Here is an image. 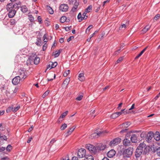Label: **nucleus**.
Listing matches in <instances>:
<instances>
[{
  "label": "nucleus",
  "mask_w": 160,
  "mask_h": 160,
  "mask_svg": "<svg viewBox=\"0 0 160 160\" xmlns=\"http://www.w3.org/2000/svg\"><path fill=\"white\" fill-rule=\"evenodd\" d=\"M78 7L74 5V6L73 7V8H72L71 11H72L73 12L75 11L76 10L77 8H78Z\"/></svg>",
  "instance_id": "nucleus-50"
},
{
  "label": "nucleus",
  "mask_w": 160,
  "mask_h": 160,
  "mask_svg": "<svg viewBox=\"0 0 160 160\" xmlns=\"http://www.w3.org/2000/svg\"><path fill=\"white\" fill-rule=\"evenodd\" d=\"M86 147L91 153L95 154L97 153L96 147L90 144H88L86 145Z\"/></svg>",
  "instance_id": "nucleus-2"
},
{
  "label": "nucleus",
  "mask_w": 160,
  "mask_h": 160,
  "mask_svg": "<svg viewBox=\"0 0 160 160\" xmlns=\"http://www.w3.org/2000/svg\"><path fill=\"white\" fill-rule=\"evenodd\" d=\"M68 9V6L67 4H63L60 5L59 7V10L62 12H67Z\"/></svg>",
  "instance_id": "nucleus-7"
},
{
  "label": "nucleus",
  "mask_w": 160,
  "mask_h": 160,
  "mask_svg": "<svg viewBox=\"0 0 160 160\" xmlns=\"http://www.w3.org/2000/svg\"><path fill=\"white\" fill-rule=\"evenodd\" d=\"M103 133V131H100L98 133H93L90 135L89 138L91 139L97 138L100 136L101 134L102 133Z\"/></svg>",
  "instance_id": "nucleus-10"
},
{
  "label": "nucleus",
  "mask_w": 160,
  "mask_h": 160,
  "mask_svg": "<svg viewBox=\"0 0 160 160\" xmlns=\"http://www.w3.org/2000/svg\"><path fill=\"white\" fill-rule=\"evenodd\" d=\"M148 48V47H146L143 50H142L140 52L139 54H138L135 58V59H137L138 58L140 57L142 54L146 50L147 48Z\"/></svg>",
  "instance_id": "nucleus-20"
},
{
  "label": "nucleus",
  "mask_w": 160,
  "mask_h": 160,
  "mask_svg": "<svg viewBox=\"0 0 160 160\" xmlns=\"http://www.w3.org/2000/svg\"><path fill=\"white\" fill-rule=\"evenodd\" d=\"M106 145H103L102 144H99L96 146V148L97 150V152L99 151H103L106 148Z\"/></svg>",
  "instance_id": "nucleus-8"
},
{
  "label": "nucleus",
  "mask_w": 160,
  "mask_h": 160,
  "mask_svg": "<svg viewBox=\"0 0 160 160\" xmlns=\"http://www.w3.org/2000/svg\"><path fill=\"white\" fill-rule=\"evenodd\" d=\"M67 18L65 16H62L60 19V21L61 23L64 22L66 20Z\"/></svg>",
  "instance_id": "nucleus-28"
},
{
  "label": "nucleus",
  "mask_w": 160,
  "mask_h": 160,
  "mask_svg": "<svg viewBox=\"0 0 160 160\" xmlns=\"http://www.w3.org/2000/svg\"><path fill=\"white\" fill-rule=\"evenodd\" d=\"M160 17V14H157L153 18V21L154 22H155L157 21L159 18Z\"/></svg>",
  "instance_id": "nucleus-38"
},
{
  "label": "nucleus",
  "mask_w": 160,
  "mask_h": 160,
  "mask_svg": "<svg viewBox=\"0 0 160 160\" xmlns=\"http://www.w3.org/2000/svg\"><path fill=\"white\" fill-rule=\"evenodd\" d=\"M48 35L46 33L44 35V36H43V41L44 42L46 43L48 42V41L45 40V39H46V38H48Z\"/></svg>",
  "instance_id": "nucleus-47"
},
{
  "label": "nucleus",
  "mask_w": 160,
  "mask_h": 160,
  "mask_svg": "<svg viewBox=\"0 0 160 160\" xmlns=\"http://www.w3.org/2000/svg\"><path fill=\"white\" fill-rule=\"evenodd\" d=\"M51 63H52V64L51 65V66L50 69H51L52 68H55L57 66L58 64L57 62H51Z\"/></svg>",
  "instance_id": "nucleus-33"
},
{
  "label": "nucleus",
  "mask_w": 160,
  "mask_h": 160,
  "mask_svg": "<svg viewBox=\"0 0 160 160\" xmlns=\"http://www.w3.org/2000/svg\"><path fill=\"white\" fill-rule=\"evenodd\" d=\"M10 22L12 25H14L16 23V21L14 19H11L10 20Z\"/></svg>",
  "instance_id": "nucleus-53"
},
{
  "label": "nucleus",
  "mask_w": 160,
  "mask_h": 160,
  "mask_svg": "<svg viewBox=\"0 0 160 160\" xmlns=\"http://www.w3.org/2000/svg\"><path fill=\"white\" fill-rule=\"evenodd\" d=\"M38 20L40 23H42V18L40 16H39L38 17Z\"/></svg>",
  "instance_id": "nucleus-56"
},
{
  "label": "nucleus",
  "mask_w": 160,
  "mask_h": 160,
  "mask_svg": "<svg viewBox=\"0 0 160 160\" xmlns=\"http://www.w3.org/2000/svg\"><path fill=\"white\" fill-rule=\"evenodd\" d=\"M46 8L50 14H52L53 13L54 11L49 6H47Z\"/></svg>",
  "instance_id": "nucleus-22"
},
{
  "label": "nucleus",
  "mask_w": 160,
  "mask_h": 160,
  "mask_svg": "<svg viewBox=\"0 0 160 160\" xmlns=\"http://www.w3.org/2000/svg\"><path fill=\"white\" fill-rule=\"evenodd\" d=\"M134 107H135V104H133L132 105L131 108L129 109V110H131L133 109H134Z\"/></svg>",
  "instance_id": "nucleus-63"
},
{
  "label": "nucleus",
  "mask_w": 160,
  "mask_h": 160,
  "mask_svg": "<svg viewBox=\"0 0 160 160\" xmlns=\"http://www.w3.org/2000/svg\"><path fill=\"white\" fill-rule=\"evenodd\" d=\"M77 18L78 20H79V22H80L82 21L83 20H82V15L81 12H79L77 16Z\"/></svg>",
  "instance_id": "nucleus-27"
},
{
  "label": "nucleus",
  "mask_w": 160,
  "mask_h": 160,
  "mask_svg": "<svg viewBox=\"0 0 160 160\" xmlns=\"http://www.w3.org/2000/svg\"><path fill=\"white\" fill-rule=\"evenodd\" d=\"M133 148L129 147L124 150L122 152L123 157L124 159L127 158H130L133 153Z\"/></svg>",
  "instance_id": "nucleus-1"
},
{
  "label": "nucleus",
  "mask_w": 160,
  "mask_h": 160,
  "mask_svg": "<svg viewBox=\"0 0 160 160\" xmlns=\"http://www.w3.org/2000/svg\"><path fill=\"white\" fill-rule=\"evenodd\" d=\"M83 97V96L82 95H80L78 96L76 98V100L79 101L81 100Z\"/></svg>",
  "instance_id": "nucleus-48"
},
{
  "label": "nucleus",
  "mask_w": 160,
  "mask_h": 160,
  "mask_svg": "<svg viewBox=\"0 0 160 160\" xmlns=\"http://www.w3.org/2000/svg\"><path fill=\"white\" fill-rule=\"evenodd\" d=\"M40 61V58L39 57H36L34 59V63L36 65L38 64Z\"/></svg>",
  "instance_id": "nucleus-26"
},
{
  "label": "nucleus",
  "mask_w": 160,
  "mask_h": 160,
  "mask_svg": "<svg viewBox=\"0 0 160 160\" xmlns=\"http://www.w3.org/2000/svg\"><path fill=\"white\" fill-rule=\"evenodd\" d=\"M16 6V5H13V3L11 2L7 4L6 7V9L8 11L10 10H13V8Z\"/></svg>",
  "instance_id": "nucleus-12"
},
{
  "label": "nucleus",
  "mask_w": 160,
  "mask_h": 160,
  "mask_svg": "<svg viewBox=\"0 0 160 160\" xmlns=\"http://www.w3.org/2000/svg\"><path fill=\"white\" fill-rule=\"evenodd\" d=\"M131 140L132 142L136 143L138 141L137 136L135 134L132 135L131 138Z\"/></svg>",
  "instance_id": "nucleus-15"
},
{
  "label": "nucleus",
  "mask_w": 160,
  "mask_h": 160,
  "mask_svg": "<svg viewBox=\"0 0 160 160\" xmlns=\"http://www.w3.org/2000/svg\"><path fill=\"white\" fill-rule=\"evenodd\" d=\"M68 112V111H66L65 112L62 113L61 114V116H60V118H64V117H65V116L67 115Z\"/></svg>",
  "instance_id": "nucleus-41"
},
{
  "label": "nucleus",
  "mask_w": 160,
  "mask_h": 160,
  "mask_svg": "<svg viewBox=\"0 0 160 160\" xmlns=\"http://www.w3.org/2000/svg\"><path fill=\"white\" fill-rule=\"evenodd\" d=\"M74 3V5L78 7L79 4V2L77 1V0H76L75 1Z\"/></svg>",
  "instance_id": "nucleus-62"
},
{
  "label": "nucleus",
  "mask_w": 160,
  "mask_h": 160,
  "mask_svg": "<svg viewBox=\"0 0 160 160\" xmlns=\"http://www.w3.org/2000/svg\"><path fill=\"white\" fill-rule=\"evenodd\" d=\"M123 60L122 57H120L116 61V63H118L121 62Z\"/></svg>",
  "instance_id": "nucleus-54"
},
{
  "label": "nucleus",
  "mask_w": 160,
  "mask_h": 160,
  "mask_svg": "<svg viewBox=\"0 0 160 160\" xmlns=\"http://www.w3.org/2000/svg\"><path fill=\"white\" fill-rule=\"evenodd\" d=\"M12 149V146L10 144L8 145L6 148L7 151L8 152H10Z\"/></svg>",
  "instance_id": "nucleus-34"
},
{
  "label": "nucleus",
  "mask_w": 160,
  "mask_h": 160,
  "mask_svg": "<svg viewBox=\"0 0 160 160\" xmlns=\"http://www.w3.org/2000/svg\"><path fill=\"white\" fill-rule=\"evenodd\" d=\"M67 126L66 124L64 123L62 125L60 129L62 130H64L67 128Z\"/></svg>",
  "instance_id": "nucleus-39"
},
{
  "label": "nucleus",
  "mask_w": 160,
  "mask_h": 160,
  "mask_svg": "<svg viewBox=\"0 0 160 160\" xmlns=\"http://www.w3.org/2000/svg\"><path fill=\"white\" fill-rule=\"evenodd\" d=\"M28 19L31 22H32L34 20V18L31 15H29L28 16Z\"/></svg>",
  "instance_id": "nucleus-35"
},
{
  "label": "nucleus",
  "mask_w": 160,
  "mask_h": 160,
  "mask_svg": "<svg viewBox=\"0 0 160 160\" xmlns=\"http://www.w3.org/2000/svg\"><path fill=\"white\" fill-rule=\"evenodd\" d=\"M92 7L91 5L89 6L86 9L85 11L87 12H90V11L92 9Z\"/></svg>",
  "instance_id": "nucleus-31"
},
{
  "label": "nucleus",
  "mask_w": 160,
  "mask_h": 160,
  "mask_svg": "<svg viewBox=\"0 0 160 160\" xmlns=\"http://www.w3.org/2000/svg\"><path fill=\"white\" fill-rule=\"evenodd\" d=\"M153 137V133L152 132H150L147 134L145 139L148 142H151Z\"/></svg>",
  "instance_id": "nucleus-6"
},
{
  "label": "nucleus",
  "mask_w": 160,
  "mask_h": 160,
  "mask_svg": "<svg viewBox=\"0 0 160 160\" xmlns=\"http://www.w3.org/2000/svg\"><path fill=\"white\" fill-rule=\"evenodd\" d=\"M21 11L23 12V13H25L28 11V9L27 8L26 6L25 5H23L21 7Z\"/></svg>",
  "instance_id": "nucleus-24"
},
{
  "label": "nucleus",
  "mask_w": 160,
  "mask_h": 160,
  "mask_svg": "<svg viewBox=\"0 0 160 160\" xmlns=\"http://www.w3.org/2000/svg\"><path fill=\"white\" fill-rule=\"evenodd\" d=\"M151 27L150 26L148 25L146 26L142 30V33H146L148 31Z\"/></svg>",
  "instance_id": "nucleus-21"
},
{
  "label": "nucleus",
  "mask_w": 160,
  "mask_h": 160,
  "mask_svg": "<svg viewBox=\"0 0 160 160\" xmlns=\"http://www.w3.org/2000/svg\"><path fill=\"white\" fill-rule=\"evenodd\" d=\"M27 75L23 73V74H21L20 76H17L13 78L12 80H21V79H24L26 78Z\"/></svg>",
  "instance_id": "nucleus-9"
},
{
  "label": "nucleus",
  "mask_w": 160,
  "mask_h": 160,
  "mask_svg": "<svg viewBox=\"0 0 160 160\" xmlns=\"http://www.w3.org/2000/svg\"><path fill=\"white\" fill-rule=\"evenodd\" d=\"M121 141L120 138H117L111 141L109 143V145L111 147L115 146L118 144Z\"/></svg>",
  "instance_id": "nucleus-4"
},
{
  "label": "nucleus",
  "mask_w": 160,
  "mask_h": 160,
  "mask_svg": "<svg viewBox=\"0 0 160 160\" xmlns=\"http://www.w3.org/2000/svg\"><path fill=\"white\" fill-rule=\"evenodd\" d=\"M32 58L31 57H30L28 59V60L27 61V64L28 65L30 64L33 61L32 60Z\"/></svg>",
  "instance_id": "nucleus-29"
},
{
  "label": "nucleus",
  "mask_w": 160,
  "mask_h": 160,
  "mask_svg": "<svg viewBox=\"0 0 160 160\" xmlns=\"http://www.w3.org/2000/svg\"><path fill=\"white\" fill-rule=\"evenodd\" d=\"M137 149L144 152H146L147 151L146 145L144 142L140 143L139 146L137 147Z\"/></svg>",
  "instance_id": "nucleus-5"
},
{
  "label": "nucleus",
  "mask_w": 160,
  "mask_h": 160,
  "mask_svg": "<svg viewBox=\"0 0 160 160\" xmlns=\"http://www.w3.org/2000/svg\"><path fill=\"white\" fill-rule=\"evenodd\" d=\"M93 27V26L92 25H89L88 27V28H87L86 30V33H87Z\"/></svg>",
  "instance_id": "nucleus-40"
},
{
  "label": "nucleus",
  "mask_w": 160,
  "mask_h": 160,
  "mask_svg": "<svg viewBox=\"0 0 160 160\" xmlns=\"http://www.w3.org/2000/svg\"><path fill=\"white\" fill-rule=\"evenodd\" d=\"M5 148V147H0V152H1L4 151Z\"/></svg>",
  "instance_id": "nucleus-61"
},
{
  "label": "nucleus",
  "mask_w": 160,
  "mask_h": 160,
  "mask_svg": "<svg viewBox=\"0 0 160 160\" xmlns=\"http://www.w3.org/2000/svg\"><path fill=\"white\" fill-rule=\"evenodd\" d=\"M142 151L137 149L135 153V156L136 158L139 157L142 155Z\"/></svg>",
  "instance_id": "nucleus-19"
},
{
  "label": "nucleus",
  "mask_w": 160,
  "mask_h": 160,
  "mask_svg": "<svg viewBox=\"0 0 160 160\" xmlns=\"http://www.w3.org/2000/svg\"><path fill=\"white\" fill-rule=\"evenodd\" d=\"M116 153L115 150L113 149H112L107 152V156L108 157L111 158L115 155Z\"/></svg>",
  "instance_id": "nucleus-11"
},
{
  "label": "nucleus",
  "mask_w": 160,
  "mask_h": 160,
  "mask_svg": "<svg viewBox=\"0 0 160 160\" xmlns=\"http://www.w3.org/2000/svg\"><path fill=\"white\" fill-rule=\"evenodd\" d=\"M87 13L86 11L83 13L82 15L83 18L82 20H86L88 16L86 15Z\"/></svg>",
  "instance_id": "nucleus-30"
},
{
  "label": "nucleus",
  "mask_w": 160,
  "mask_h": 160,
  "mask_svg": "<svg viewBox=\"0 0 160 160\" xmlns=\"http://www.w3.org/2000/svg\"><path fill=\"white\" fill-rule=\"evenodd\" d=\"M7 139V137L6 136L3 135L2 136H1L0 139L1 140H6Z\"/></svg>",
  "instance_id": "nucleus-45"
},
{
  "label": "nucleus",
  "mask_w": 160,
  "mask_h": 160,
  "mask_svg": "<svg viewBox=\"0 0 160 160\" xmlns=\"http://www.w3.org/2000/svg\"><path fill=\"white\" fill-rule=\"evenodd\" d=\"M118 117L116 112H115L112 114L111 116V118L113 119H115Z\"/></svg>",
  "instance_id": "nucleus-37"
},
{
  "label": "nucleus",
  "mask_w": 160,
  "mask_h": 160,
  "mask_svg": "<svg viewBox=\"0 0 160 160\" xmlns=\"http://www.w3.org/2000/svg\"><path fill=\"white\" fill-rule=\"evenodd\" d=\"M70 72L69 70H68L66 71L63 74V76L64 77H66L68 75V74Z\"/></svg>",
  "instance_id": "nucleus-51"
},
{
  "label": "nucleus",
  "mask_w": 160,
  "mask_h": 160,
  "mask_svg": "<svg viewBox=\"0 0 160 160\" xmlns=\"http://www.w3.org/2000/svg\"><path fill=\"white\" fill-rule=\"evenodd\" d=\"M15 4L16 5V6H17V7L18 8H19L21 7V2H17Z\"/></svg>",
  "instance_id": "nucleus-44"
},
{
  "label": "nucleus",
  "mask_w": 160,
  "mask_h": 160,
  "mask_svg": "<svg viewBox=\"0 0 160 160\" xmlns=\"http://www.w3.org/2000/svg\"><path fill=\"white\" fill-rule=\"evenodd\" d=\"M153 137L157 141H158L160 140V135L159 132H156L153 134Z\"/></svg>",
  "instance_id": "nucleus-16"
},
{
  "label": "nucleus",
  "mask_w": 160,
  "mask_h": 160,
  "mask_svg": "<svg viewBox=\"0 0 160 160\" xmlns=\"http://www.w3.org/2000/svg\"><path fill=\"white\" fill-rule=\"evenodd\" d=\"M38 46H40L42 45V41L40 37L37 38V41L35 43Z\"/></svg>",
  "instance_id": "nucleus-18"
},
{
  "label": "nucleus",
  "mask_w": 160,
  "mask_h": 160,
  "mask_svg": "<svg viewBox=\"0 0 160 160\" xmlns=\"http://www.w3.org/2000/svg\"><path fill=\"white\" fill-rule=\"evenodd\" d=\"M75 127H72L69 130H68L67 132L65 134V136L66 137H68L70 135L73 131H74V129H75Z\"/></svg>",
  "instance_id": "nucleus-14"
},
{
  "label": "nucleus",
  "mask_w": 160,
  "mask_h": 160,
  "mask_svg": "<svg viewBox=\"0 0 160 160\" xmlns=\"http://www.w3.org/2000/svg\"><path fill=\"white\" fill-rule=\"evenodd\" d=\"M20 81H12V84L14 85H16L19 83Z\"/></svg>",
  "instance_id": "nucleus-46"
},
{
  "label": "nucleus",
  "mask_w": 160,
  "mask_h": 160,
  "mask_svg": "<svg viewBox=\"0 0 160 160\" xmlns=\"http://www.w3.org/2000/svg\"><path fill=\"white\" fill-rule=\"evenodd\" d=\"M86 151L84 148H80L78 151V155L79 158L85 157L86 155Z\"/></svg>",
  "instance_id": "nucleus-3"
},
{
  "label": "nucleus",
  "mask_w": 160,
  "mask_h": 160,
  "mask_svg": "<svg viewBox=\"0 0 160 160\" xmlns=\"http://www.w3.org/2000/svg\"><path fill=\"white\" fill-rule=\"evenodd\" d=\"M156 152L158 155L160 157V147L158 148L156 150Z\"/></svg>",
  "instance_id": "nucleus-52"
},
{
  "label": "nucleus",
  "mask_w": 160,
  "mask_h": 160,
  "mask_svg": "<svg viewBox=\"0 0 160 160\" xmlns=\"http://www.w3.org/2000/svg\"><path fill=\"white\" fill-rule=\"evenodd\" d=\"M60 52L59 51H56L55 52V53L54 54H52V56H54L55 58L58 57L59 55Z\"/></svg>",
  "instance_id": "nucleus-32"
},
{
  "label": "nucleus",
  "mask_w": 160,
  "mask_h": 160,
  "mask_svg": "<svg viewBox=\"0 0 160 160\" xmlns=\"http://www.w3.org/2000/svg\"><path fill=\"white\" fill-rule=\"evenodd\" d=\"M8 11L9 12L8 16L10 18L13 17L16 13V11L14 9L10 10Z\"/></svg>",
  "instance_id": "nucleus-13"
},
{
  "label": "nucleus",
  "mask_w": 160,
  "mask_h": 160,
  "mask_svg": "<svg viewBox=\"0 0 160 160\" xmlns=\"http://www.w3.org/2000/svg\"><path fill=\"white\" fill-rule=\"evenodd\" d=\"M69 82V81H64L63 83L62 84V86L63 87H66L68 85Z\"/></svg>",
  "instance_id": "nucleus-42"
},
{
  "label": "nucleus",
  "mask_w": 160,
  "mask_h": 160,
  "mask_svg": "<svg viewBox=\"0 0 160 160\" xmlns=\"http://www.w3.org/2000/svg\"><path fill=\"white\" fill-rule=\"evenodd\" d=\"M20 108V106L19 105H18L16 107L14 108H13L12 107H10L9 108H10V110L12 109V111L14 112H17L18 110Z\"/></svg>",
  "instance_id": "nucleus-25"
},
{
  "label": "nucleus",
  "mask_w": 160,
  "mask_h": 160,
  "mask_svg": "<svg viewBox=\"0 0 160 160\" xmlns=\"http://www.w3.org/2000/svg\"><path fill=\"white\" fill-rule=\"evenodd\" d=\"M33 126H31V127L28 129V131L29 132H31L33 129Z\"/></svg>",
  "instance_id": "nucleus-60"
},
{
  "label": "nucleus",
  "mask_w": 160,
  "mask_h": 160,
  "mask_svg": "<svg viewBox=\"0 0 160 160\" xmlns=\"http://www.w3.org/2000/svg\"><path fill=\"white\" fill-rule=\"evenodd\" d=\"M73 38L74 37L73 36H70L67 39V42H70L72 39V38Z\"/></svg>",
  "instance_id": "nucleus-64"
},
{
  "label": "nucleus",
  "mask_w": 160,
  "mask_h": 160,
  "mask_svg": "<svg viewBox=\"0 0 160 160\" xmlns=\"http://www.w3.org/2000/svg\"><path fill=\"white\" fill-rule=\"evenodd\" d=\"M49 90H47L42 95V97L43 98H45L46 96H47L48 94L49 93Z\"/></svg>",
  "instance_id": "nucleus-36"
},
{
  "label": "nucleus",
  "mask_w": 160,
  "mask_h": 160,
  "mask_svg": "<svg viewBox=\"0 0 160 160\" xmlns=\"http://www.w3.org/2000/svg\"><path fill=\"white\" fill-rule=\"evenodd\" d=\"M122 104V102L118 104V106L117 108L118 109L120 110L121 109Z\"/></svg>",
  "instance_id": "nucleus-59"
},
{
  "label": "nucleus",
  "mask_w": 160,
  "mask_h": 160,
  "mask_svg": "<svg viewBox=\"0 0 160 160\" xmlns=\"http://www.w3.org/2000/svg\"><path fill=\"white\" fill-rule=\"evenodd\" d=\"M126 25L125 24H123L121 25V26L119 27V29H121V28H126Z\"/></svg>",
  "instance_id": "nucleus-58"
},
{
  "label": "nucleus",
  "mask_w": 160,
  "mask_h": 160,
  "mask_svg": "<svg viewBox=\"0 0 160 160\" xmlns=\"http://www.w3.org/2000/svg\"><path fill=\"white\" fill-rule=\"evenodd\" d=\"M131 143L130 141L126 138L124 139L123 141V145L125 146H129Z\"/></svg>",
  "instance_id": "nucleus-17"
},
{
  "label": "nucleus",
  "mask_w": 160,
  "mask_h": 160,
  "mask_svg": "<svg viewBox=\"0 0 160 160\" xmlns=\"http://www.w3.org/2000/svg\"><path fill=\"white\" fill-rule=\"evenodd\" d=\"M46 43L45 42V43L43 46L42 49L43 51H45L46 50L47 47V45L46 44Z\"/></svg>",
  "instance_id": "nucleus-57"
},
{
  "label": "nucleus",
  "mask_w": 160,
  "mask_h": 160,
  "mask_svg": "<svg viewBox=\"0 0 160 160\" xmlns=\"http://www.w3.org/2000/svg\"><path fill=\"white\" fill-rule=\"evenodd\" d=\"M84 160H94L93 157L92 155H86Z\"/></svg>",
  "instance_id": "nucleus-23"
},
{
  "label": "nucleus",
  "mask_w": 160,
  "mask_h": 160,
  "mask_svg": "<svg viewBox=\"0 0 160 160\" xmlns=\"http://www.w3.org/2000/svg\"><path fill=\"white\" fill-rule=\"evenodd\" d=\"M79 79H84V74L83 73H80L79 74L78 76Z\"/></svg>",
  "instance_id": "nucleus-43"
},
{
  "label": "nucleus",
  "mask_w": 160,
  "mask_h": 160,
  "mask_svg": "<svg viewBox=\"0 0 160 160\" xmlns=\"http://www.w3.org/2000/svg\"><path fill=\"white\" fill-rule=\"evenodd\" d=\"M72 28V26H70V27H66L65 28V30L67 31H69Z\"/></svg>",
  "instance_id": "nucleus-55"
},
{
  "label": "nucleus",
  "mask_w": 160,
  "mask_h": 160,
  "mask_svg": "<svg viewBox=\"0 0 160 160\" xmlns=\"http://www.w3.org/2000/svg\"><path fill=\"white\" fill-rule=\"evenodd\" d=\"M130 125L129 122H126L125 123H123L122 124L123 126L127 128Z\"/></svg>",
  "instance_id": "nucleus-49"
}]
</instances>
